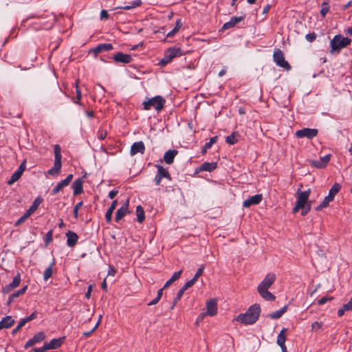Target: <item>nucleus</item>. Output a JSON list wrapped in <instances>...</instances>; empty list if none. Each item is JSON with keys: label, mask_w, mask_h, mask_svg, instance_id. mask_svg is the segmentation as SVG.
<instances>
[{"label": "nucleus", "mask_w": 352, "mask_h": 352, "mask_svg": "<svg viewBox=\"0 0 352 352\" xmlns=\"http://www.w3.org/2000/svg\"><path fill=\"white\" fill-rule=\"evenodd\" d=\"M261 311L260 305L254 304L248 308L245 314H239L236 320L244 324H254L259 318Z\"/></svg>", "instance_id": "nucleus-1"}, {"label": "nucleus", "mask_w": 352, "mask_h": 352, "mask_svg": "<svg viewBox=\"0 0 352 352\" xmlns=\"http://www.w3.org/2000/svg\"><path fill=\"white\" fill-rule=\"evenodd\" d=\"M351 43V38L348 37H344L341 34H337L334 36L333 39L330 42L331 50L330 53L333 52L340 53L342 49L349 45Z\"/></svg>", "instance_id": "nucleus-2"}, {"label": "nucleus", "mask_w": 352, "mask_h": 352, "mask_svg": "<svg viewBox=\"0 0 352 352\" xmlns=\"http://www.w3.org/2000/svg\"><path fill=\"white\" fill-rule=\"evenodd\" d=\"M166 100L161 96H156L147 101L143 102L144 109L149 110L153 107L156 111H160L163 109Z\"/></svg>", "instance_id": "nucleus-3"}, {"label": "nucleus", "mask_w": 352, "mask_h": 352, "mask_svg": "<svg viewBox=\"0 0 352 352\" xmlns=\"http://www.w3.org/2000/svg\"><path fill=\"white\" fill-rule=\"evenodd\" d=\"M340 184L338 183H335L333 186L330 188L328 195L325 197L322 202L316 208V210L317 211H320L324 208L327 207L329 203L333 200L336 195L340 190Z\"/></svg>", "instance_id": "nucleus-4"}, {"label": "nucleus", "mask_w": 352, "mask_h": 352, "mask_svg": "<svg viewBox=\"0 0 352 352\" xmlns=\"http://www.w3.org/2000/svg\"><path fill=\"white\" fill-rule=\"evenodd\" d=\"M182 55H183V53L181 48L176 47L168 48L166 51L164 57L160 60L159 65L162 67H164L174 58L180 56Z\"/></svg>", "instance_id": "nucleus-5"}, {"label": "nucleus", "mask_w": 352, "mask_h": 352, "mask_svg": "<svg viewBox=\"0 0 352 352\" xmlns=\"http://www.w3.org/2000/svg\"><path fill=\"white\" fill-rule=\"evenodd\" d=\"M273 60L276 65L286 71L292 69L289 63L285 60L283 51L279 48H275L273 54Z\"/></svg>", "instance_id": "nucleus-6"}, {"label": "nucleus", "mask_w": 352, "mask_h": 352, "mask_svg": "<svg viewBox=\"0 0 352 352\" xmlns=\"http://www.w3.org/2000/svg\"><path fill=\"white\" fill-rule=\"evenodd\" d=\"M54 164L52 168H51L47 173L51 175H56L59 174L60 172V169L62 167L61 164V152H60V146L58 144H56L54 146Z\"/></svg>", "instance_id": "nucleus-7"}, {"label": "nucleus", "mask_w": 352, "mask_h": 352, "mask_svg": "<svg viewBox=\"0 0 352 352\" xmlns=\"http://www.w3.org/2000/svg\"><path fill=\"white\" fill-rule=\"evenodd\" d=\"M318 131L316 129L304 128L300 130H298L295 135L298 138H307L308 139H312L318 135Z\"/></svg>", "instance_id": "nucleus-8"}, {"label": "nucleus", "mask_w": 352, "mask_h": 352, "mask_svg": "<svg viewBox=\"0 0 352 352\" xmlns=\"http://www.w3.org/2000/svg\"><path fill=\"white\" fill-rule=\"evenodd\" d=\"M331 155L328 154L323 157H321L318 160H309V164L317 168H324L327 166L330 161Z\"/></svg>", "instance_id": "nucleus-9"}, {"label": "nucleus", "mask_w": 352, "mask_h": 352, "mask_svg": "<svg viewBox=\"0 0 352 352\" xmlns=\"http://www.w3.org/2000/svg\"><path fill=\"white\" fill-rule=\"evenodd\" d=\"M276 275L269 273L266 275L263 281L258 285L257 289H268L274 283Z\"/></svg>", "instance_id": "nucleus-10"}, {"label": "nucleus", "mask_w": 352, "mask_h": 352, "mask_svg": "<svg viewBox=\"0 0 352 352\" xmlns=\"http://www.w3.org/2000/svg\"><path fill=\"white\" fill-rule=\"evenodd\" d=\"M310 193V189H308L307 190L304 192H302L300 190H298L297 192L298 196L296 203H297L298 206H302L304 208L307 204H308L307 202Z\"/></svg>", "instance_id": "nucleus-11"}, {"label": "nucleus", "mask_w": 352, "mask_h": 352, "mask_svg": "<svg viewBox=\"0 0 352 352\" xmlns=\"http://www.w3.org/2000/svg\"><path fill=\"white\" fill-rule=\"evenodd\" d=\"M72 179H73V175L72 174L68 175L67 177L65 179L58 182L57 184V185L52 189V194L53 195H54L57 194L58 192H59L63 188L67 186L69 184V183L71 182Z\"/></svg>", "instance_id": "nucleus-12"}, {"label": "nucleus", "mask_w": 352, "mask_h": 352, "mask_svg": "<svg viewBox=\"0 0 352 352\" xmlns=\"http://www.w3.org/2000/svg\"><path fill=\"white\" fill-rule=\"evenodd\" d=\"M129 202L127 200L117 211L116 213L115 221L116 222L120 221L127 213H129Z\"/></svg>", "instance_id": "nucleus-13"}, {"label": "nucleus", "mask_w": 352, "mask_h": 352, "mask_svg": "<svg viewBox=\"0 0 352 352\" xmlns=\"http://www.w3.org/2000/svg\"><path fill=\"white\" fill-rule=\"evenodd\" d=\"M263 195L261 194L254 195L249 199H245L243 203V206L244 208H249L252 205H257L261 201Z\"/></svg>", "instance_id": "nucleus-14"}, {"label": "nucleus", "mask_w": 352, "mask_h": 352, "mask_svg": "<svg viewBox=\"0 0 352 352\" xmlns=\"http://www.w3.org/2000/svg\"><path fill=\"white\" fill-rule=\"evenodd\" d=\"M113 59L116 63H129L132 61L133 58L131 55L118 52L113 55Z\"/></svg>", "instance_id": "nucleus-15"}, {"label": "nucleus", "mask_w": 352, "mask_h": 352, "mask_svg": "<svg viewBox=\"0 0 352 352\" xmlns=\"http://www.w3.org/2000/svg\"><path fill=\"white\" fill-rule=\"evenodd\" d=\"M145 151V146L143 142H136L133 143L131 147L130 154L135 155V154L140 153L143 154Z\"/></svg>", "instance_id": "nucleus-16"}, {"label": "nucleus", "mask_w": 352, "mask_h": 352, "mask_svg": "<svg viewBox=\"0 0 352 352\" xmlns=\"http://www.w3.org/2000/svg\"><path fill=\"white\" fill-rule=\"evenodd\" d=\"M207 311L205 312L207 315L214 316L217 313V304L214 299H210L208 301L206 305Z\"/></svg>", "instance_id": "nucleus-17"}, {"label": "nucleus", "mask_w": 352, "mask_h": 352, "mask_svg": "<svg viewBox=\"0 0 352 352\" xmlns=\"http://www.w3.org/2000/svg\"><path fill=\"white\" fill-rule=\"evenodd\" d=\"M113 45L111 43H102L99 44L95 48L92 49L91 50V52H92L96 56L100 52L104 51H110L113 50Z\"/></svg>", "instance_id": "nucleus-18"}, {"label": "nucleus", "mask_w": 352, "mask_h": 352, "mask_svg": "<svg viewBox=\"0 0 352 352\" xmlns=\"http://www.w3.org/2000/svg\"><path fill=\"white\" fill-rule=\"evenodd\" d=\"M65 337L54 338L50 342L45 343L47 348L49 349H56L60 347L64 342Z\"/></svg>", "instance_id": "nucleus-19"}, {"label": "nucleus", "mask_w": 352, "mask_h": 352, "mask_svg": "<svg viewBox=\"0 0 352 352\" xmlns=\"http://www.w3.org/2000/svg\"><path fill=\"white\" fill-rule=\"evenodd\" d=\"M244 16H232L228 22L223 24L222 29L228 30L234 27L237 23H240L244 19Z\"/></svg>", "instance_id": "nucleus-20"}, {"label": "nucleus", "mask_w": 352, "mask_h": 352, "mask_svg": "<svg viewBox=\"0 0 352 352\" xmlns=\"http://www.w3.org/2000/svg\"><path fill=\"white\" fill-rule=\"evenodd\" d=\"M178 151L177 150H168L164 155V160L166 164H171L174 162L175 156L177 155Z\"/></svg>", "instance_id": "nucleus-21"}, {"label": "nucleus", "mask_w": 352, "mask_h": 352, "mask_svg": "<svg viewBox=\"0 0 352 352\" xmlns=\"http://www.w3.org/2000/svg\"><path fill=\"white\" fill-rule=\"evenodd\" d=\"M66 236L67 238V245L71 248L74 247L77 243L78 239V236L76 234V233H75L74 232H72V231H68L66 233Z\"/></svg>", "instance_id": "nucleus-22"}, {"label": "nucleus", "mask_w": 352, "mask_h": 352, "mask_svg": "<svg viewBox=\"0 0 352 352\" xmlns=\"http://www.w3.org/2000/svg\"><path fill=\"white\" fill-rule=\"evenodd\" d=\"M82 179H77L72 184V187L74 190V195H78L83 192Z\"/></svg>", "instance_id": "nucleus-23"}, {"label": "nucleus", "mask_w": 352, "mask_h": 352, "mask_svg": "<svg viewBox=\"0 0 352 352\" xmlns=\"http://www.w3.org/2000/svg\"><path fill=\"white\" fill-rule=\"evenodd\" d=\"M15 323V320L12 318V316H7L4 317L0 321V330L4 328H10Z\"/></svg>", "instance_id": "nucleus-24"}, {"label": "nucleus", "mask_w": 352, "mask_h": 352, "mask_svg": "<svg viewBox=\"0 0 352 352\" xmlns=\"http://www.w3.org/2000/svg\"><path fill=\"white\" fill-rule=\"evenodd\" d=\"M155 166L157 168V174H159L162 178H166L168 181H171L172 177L166 168H164L161 165H155Z\"/></svg>", "instance_id": "nucleus-25"}, {"label": "nucleus", "mask_w": 352, "mask_h": 352, "mask_svg": "<svg viewBox=\"0 0 352 352\" xmlns=\"http://www.w3.org/2000/svg\"><path fill=\"white\" fill-rule=\"evenodd\" d=\"M217 167L216 162H204L199 167V170L201 171H209L211 172L216 169Z\"/></svg>", "instance_id": "nucleus-26"}, {"label": "nucleus", "mask_w": 352, "mask_h": 352, "mask_svg": "<svg viewBox=\"0 0 352 352\" xmlns=\"http://www.w3.org/2000/svg\"><path fill=\"white\" fill-rule=\"evenodd\" d=\"M118 205L117 200H114L105 214V219L107 223L111 221L112 214Z\"/></svg>", "instance_id": "nucleus-27"}, {"label": "nucleus", "mask_w": 352, "mask_h": 352, "mask_svg": "<svg viewBox=\"0 0 352 352\" xmlns=\"http://www.w3.org/2000/svg\"><path fill=\"white\" fill-rule=\"evenodd\" d=\"M261 297L266 300H274L276 296L268 291V289H258Z\"/></svg>", "instance_id": "nucleus-28"}, {"label": "nucleus", "mask_w": 352, "mask_h": 352, "mask_svg": "<svg viewBox=\"0 0 352 352\" xmlns=\"http://www.w3.org/2000/svg\"><path fill=\"white\" fill-rule=\"evenodd\" d=\"M43 199L41 197L36 198L30 208L26 212L32 215L38 209Z\"/></svg>", "instance_id": "nucleus-29"}, {"label": "nucleus", "mask_w": 352, "mask_h": 352, "mask_svg": "<svg viewBox=\"0 0 352 352\" xmlns=\"http://www.w3.org/2000/svg\"><path fill=\"white\" fill-rule=\"evenodd\" d=\"M288 306L285 305L280 309L277 310L270 314H269V317L272 319H278L280 318L287 311Z\"/></svg>", "instance_id": "nucleus-30"}, {"label": "nucleus", "mask_w": 352, "mask_h": 352, "mask_svg": "<svg viewBox=\"0 0 352 352\" xmlns=\"http://www.w3.org/2000/svg\"><path fill=\"white\" fill-rule=\"evenodd\" d=\"M287 330V329L286 328H283L279 333V334L277 337V342H276L278 345H279V346L283 345V346H284V345H285V340H286L285 333H286Z\"/></svg>", "instance_id": "nucleus-31"}, {"label": "nucleus", "mask_w": 352, "mask_h": 352, "mask_svg": "<svg viewBox=\"0 0 352 352\" xmlns=\"http://www.w3.org/2000/svg\"><path fill=\"white\" fill-rule=\"evenodd\" d=\"M136 215L138 221L139 223H142L144 220L145 214L144 208L140 205L136 207Z\"/></svg>", "instance_id": "nucleus-32"}, {"label": "nucleus", "mask_w": 352, "mask_h": 352, "mask_svg": "<svg viewBox=\"0 0 352 352\" xmlns=\"http://www.w3.org/2000/svg\"><path fill=\"white\" fill-rule=\"evenodd\" d=\"M141 4H142L141 0H135L132 3H131L130 5L118 7L117 9H122V10H129L139 7L141 6Z\"/></svg>", "instance_id": "nucleus-33"}, {"label": "nucleus", "mask_w": 352, "mask_h": 352, "mask_svg": "<svg viewBox=\"0 0 352 352\" xmlns=\"http://www.w3.org/2000/svg\"><path fill=\"white\" fill-rule=\"evenodd\" d=\"M182 23L181 21V19H178L176 21L175 28L167 34L166 36L167 37L173 36L175 34V33H177L179 30V29L182 28Z\"/></svg>", "instance_id": "nucleus-34"}, {"label": "nucleus", "mask_w": 352, "mask_h": 352, "mask_svg": "<svg viewBox=\"0 0 352 352\" xmlns=\"http://www.w3.org/2000/svg\"><path fill=\"white\" fill-rule=\"evenodd\" d=\"M329 11V6L327 0H325L322 3L321 9H320V14L324 18L327 13Z\"/></svg>", "instance_id": "nucleus-35"}, {"label": "nucleus", "mask_w": 352, "mask_h": 352, "mask_svg": "<svg viewBox=\"0 0 352 352\" xmlns=\"http://www.w3.org/2000/svg\"><path fill=\"white\" fill-rule=\"evenodd\" d=\"M45 338V336L43 331H40L36 333L32 338H31L32 341L34 342V344H36L38 342H41Z\"/></svg>", "instance_id": "nucleus-36"}, {"label": "nucleus", "mask_w": 352, "mask_h": 352, "mask_svg": "<svg viewBox=\"0 0 352 352\" xmlns=\"http://www.w3.org/2000/svg\"><path fill=\"white\" fill-rule=\"evenodd\" d=\"M54 265V260L50 264V265L45 270L43 274V278L45 280H47L52 276V267Z\"/></svg>", "instance_id": "nucleus-37"}, {"label": "nucleus", "mask_w": 352, "mask_h": 352, "mask_svg": "<svg viewBox=\"0 0 352 352\" xmlns=\"http://www.w3.org/2000/svg\"><path fill=\"white\" fill-rule=\"evenodd\" d=\"M21 175H22V174L20 173V172H18L17 170H16L12 175L11 178L8 180V185L13 184L15 182H16L21 177Z\"/></svg>", "instance_id": "nucleus-38"}, {"label": "nucleus", "mask_w": 352, "mask_h": 352, "mask_svg": "<svg viewBox=\"0 0 352 352\" xmlns=\"http://www.w3.org/2000/svg\"><path fill=\"white\" fill-rule=\"evenodd\" d=\"M236 135H237L239 136V135L235 132H234L231 135H228L226 138V143H228L230 145H232V144H234L235 143H236L238 142V140L235 138Z\"/></svg>", "instance_id": "nucleus-39"}, {"label": "nucleus", "mask_w": 352, "mask_h": 352, "mask_svg": "<svg viewBox=\"0 0 352 352\" xmlns=\"http://www.w3.org/2000/svg\"><path fill=\"white\" fill-rule=\"evenodd\" d=\"M21 282V275L19 273H18L13 278L12 283H10V287H13L14 289L17 287Z\"/></svg>", "instance_id": "nucleus-40"}, {"label": "nucleus", "mask_w": 352, "mask_h": 352, "mask_svg": "<svg viewBox=\"0 0 352 352\" xmlns=\"http://www.w3.org/2000/svg\"><path fill=\"white\" fill-rule=\"evenodd\" d=\"M52 235H53V230H50L44 236V241L45 243V245H48L52 241Z\"/></svg>", "instance_id": "nucleus-41"}, {"label": "nucleus", "mask_w": 352, "mask_h": 352, "mask_svg": "<svg viewBox=\"0 0 352 352\" xmlns=\"http://www.w3.org/2000/svg\"><path fill=\"white\" fill-rule=\"evenodd\" d=\"M76 100L74 101L75 103L80 104V101L81 99V91L78 86V80L76 81Z\"/></svg>", "instance_id": "nucleus-42"}, {"label": "nucleus", "mask_w": 352, "mask_h": 352, "mask_svg": "<svg viewBox=\"0 0 352 352\" xmlns=\"http://www.w3.org/2000/svg\"><path fill=\"white\" fill-rule=\"evenodd\" d=\"M30 216V214H28L27 212L24 213V214L16 222L15 226H18L23 223Z\"/></svg>", "instance_id": "nucleus-43"}, {"label": "nucleus", "mask_w": 352, "mask_h": 352, "mask_svg": "<svg viewBox=\"0 0 352 352\" xmlns=\"http://www.w3.org/2000/svg\"><path fill=\"white\" fill-rule=\"evenodd\" d=\"M27 289H28V285H25L21 289L12 294V297H15V298L19 297V296L23 294L26 292Z\"/></svg>", "instance_id": "nucleus-44"}, {"label": "nucleus", "mask_w": 352, "mask_h": 352, "mask_svg": "<svg viewBox=\"0 0 352 352\" xmlns=\"http://www.w3.org/2000/svg\"><path fill=\"white\" fill-rule=\"evenodd\" d=\"M82 204H83V202L80 201L78 204H76V206H74L73 213H74V216L76 219H77L78 217V210L82 207Z\"/></svg>", "instance_id": "nucleus-45"}, {"label": "nucleus", "mask_w": 352, "mask_h": 352, "mask_svg": "<svg viewBox=\"0 0 352 352\" xmlns=\"http://www.w3.org/2000/svg\"><path fill=\"white\" fill-rule=\"evenodd\" d=\"M204 265H201L199 268L197 270L196 274H195L194 277L192 278V279H194L196 282L198 279V278L202 275L203 272H204Z\"/></svg>", "instance_id": "nucleus-46"}, {"label": "nucleus", "mask_w": 352, "mask_h": 352, "mask_svg": "<svg viewBox=\"0 0 352 352\" xmlns=\"http://www.w3.org/2000/svg\"><path fill=\"white\" fill-rule=\"evenodd\" d=\"M97 135L99 140H104L107 135V131L100 129L97 133Z\"/></svg>", "instance_id": "nucleus-47"}, {"label": "nucleus", "mask_w": 352, "mask_h": 352, "mask_svg": "<svg viewBox=\"0 0 352 352\" xmlns=\"http://www.w3.org/2000/svg\"><path fill=\"white\" fill-rule=\"evenodd\" d=\"M196 281L194 279H190V280L187 281L182 287V289L184 291L188 289L189 287H192L195 285Z\"/></svg>", "instance_id": "nucleus-48"}, {"label": "nucleus", "mask_w": 352, "mask_h": 352, "mask_svg": "<svg viewBox=\"0 0 352 352\" xmlns=\"http://www.w3.org/2000/svg\"><path fill=\"white\" fill-rule=\"evenodd\" d=\"M25 324V322L22 319L18 324V325L12 331V334L14 335L15 333H16Z\"/></svg>", "instance_id": "nucleus-49"}, {"label": "nucleus", "mask_w": 352, "mask_h": 352, "mask_svg": "<svg viewBox=\"0 0 352 352\" xmlns=\"http://www.w3.org/2000/svg\"><path fill=\"white\" fill-rule=\"evenodd\" d=\"M217 136L211 138L210 141L205 144L206 148H210L211 146L217 142Z\"/></svg>", "instance_id": "nucleus-50"}, {"label": "nucleus", "mask_w": 352, "mask_h": 352, "mask_svg": "<svg viewBox=\"0 0 352 352\" xmlns=\"http://www.w3.org/2000/svg\"><path fill=\"white\" fill-rule=\"evenodd\" d=\"M316 36H317L315 32H312V33H309V34H306L305 38L307 41L313 42L316 40Z\"/></svg>", "instance_id": "nucleus-51"}, {"label": "nucleus", "mask_w": 352, "mask_h": 352, "mask_svg": "<svg viewBox=\"0 0 352 352\" xmlns=\"http://www.w3.org/2000/svg\"><path fill=\"white\" fill-rule=\"evenodd\" d=\"M182 272H183V270H179L178 272H175V273L173 274V276H172V277L170 278V279L173 281V283H174L175 281H176V280H177L180 277L181 274H182Z\"/></svg>", "instance_id": "nucleus-52"}, {"label": "nucleus", "mask_w": 352, "mask_h": 352, "mask_svg": "<svg viewBox=\"0 0 352 352\" xmlns=\"http://www.w3.org/2000/svg\"><path fill=\"white\" fill-rule=\"evenodd\" d=\"M301 214L305 216L311 210V204L309 203L303 208H301Z\"/></svg>", "instance_id": "nucleus-53"}, {"label": "nucleus", "mask_w": 352, "mask_h": 352, "mask_svg": "<svg viewBox=\"0 0 352 352\" xmlns=\"http://www.w3.org/2000/svg\"><path fill=\"white\" fill-rule=\"evenodd\" d=\"M333 298V297L324 296V297L321 298L320 300H318V304L323 305V304L326 303L327 301L331 300Z\"/></svg>", "instance_id": "nucleus-54"}, {"label": "nucleus", "mask_w": 352, "mask_h": 352, "mask_svg": "<svg viewBox=\"0 0 352 352\" xmlns=\"http://www.w3.org/2000/svg\"><path fill=\"white\" fill-rule=\"evenodd\" d=\"M36 317H37V313L36 311H34L31 315H30L28 317L23 318V320L26 323L28 322H30V321L34 320Z\"/></svg>", "instance_id": "nucleus-55"}, {"label": "nucleus", "mask_w": 352, "mask_h": 352, "mask_svg": "<svg viewBox=\"0 0 352 352\" xmlns=\"http://www.w3.org/2000/svg\"><path fill=\"white\" fill-rule=\"evenodd\" d=\"M342 307H344V309L346 310V311H351L352 310V297L351 298L349 301L346 304H344Z\"/></svg>", "instance_id": "nucleus-56"}, {"label": "nucleus", "mask_w": 352, "mask_h": 352, "mask_svg": "<svg viewBox=\"0 0 352 352\" xmlns=\"http://www.w3.org/2000/svg\"><path fill=\"white\" fill-rule=\"evenodd\" d=\"M108 12L106 10H102L100 14V18L101 20H106L109 18Z\"/></svg>", "instance_id": "nucleus-57"}, {"label": "nucleus", "mask_w": 352, "mask_h": 352, "mask_svg": "<svg viewBox=\"0 0 352 352\" xmlns=\"http://www.w3.org/2000/svg\"><path fill=\"white\" fill-rule=\"evenodd\" d=\"M184 292H185V291H184V290H183V289L181 288V289L178 291V292H177V294L176 296L175 297L174 300H175V301H179V300L182 298V296H183V294H184Z\"/></svg>", "instance_id": "nucleus-58"}, {"label": "nucleus", "mask_w": 352, "mask_h": 352, "mask_svg": "<svg viewBox=\"0 0 352 352\" xmlns=\"http://www.w3.org/2000/svg\"><path fill=\"white\" fill-rule=\"evenodd\" d=\"M321 323L318 322H314V323H312L311 324V329L313 331H317L319 329L321 328Z\"/></svg>", "instance_id": "nucleus-59"}, {"label": "nucleus", "mask_w": 352, "mask_h": 352, "mask_svg": "<svg viewBox=\"0 0 352 352\" xmlns=\"http://www.w3.org/2000/svg\"><path fill=\"white\" fill-rule=\"evenodd\" d=\"M162 179V177L159 174L157 173L154 178V182H155V184L157 186L160 185Z\"/></svg>", "instance_id": "nucleus-60"}, {"label": "nucleus", "mask_w": 352, "mask_h": 352, "mask_svg": "<svg viewBox=\"0 0 352 352\" xmlns=\"http://www.w3.org/2000/svg\"><path fill=\"white\" fill-rule=\"evenodd\" d=\"M25 169V161L23 162L20 164L19 167V168H18V169H17V171H18V172H20V173H21V174L23 175V172H24Z\"/></svg>", "instance_id": "nucleus-61"}, {"label": "nucleus", "mask_w": 352, "mask_h": 352, "mask_svg": "<svg viewBox=\"0 0 352 352\" xmlns=\"http://www.w3.org/2000/svg\"><path fill=\"white\" fill-rule=\"evenodd\" d=\"M46 350H48V349L45 344L41 348H35L33 349L34 352H45Z\"/></svg>", "instance_id": "nucleus-62"}, {"label": "nucleus", "mask_w": 352, "mask_h": 352, "mask_svg": "<svg viewBox=\"0 0 352 352\" xmlns=\"http://www.w3.org/2000/svg\"><path fill=\"white\" fill-rule=\"evenodd\" d=\"M14 288L10 287V284L6 285L4 287H3L2 292L5 294L9 293L11 290H12Z\"/></svg>", "instance_id": "nucleus-63"}, {"label": "nucleus", "mask_w": 352, "mask_h": 352, "mask_svg": "<svg viewBox=\"0 0 352 352\" xmlns=\"http://www.w3.org/2000/svg\"><path fill=\"white\" fill-rule=\"evenodd\" d=\"M206 316H207V314L205 312L200 314L197 318L196 323L198 324L199 322H201Z\"/></svg>", "instance_id": "nucleus-64"}]
</instances>
